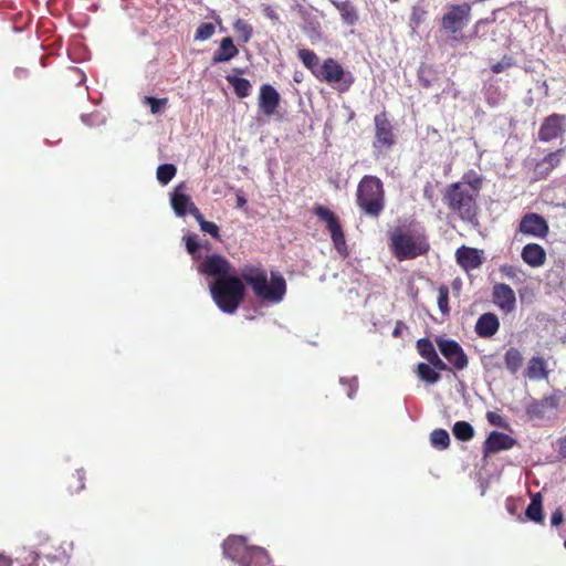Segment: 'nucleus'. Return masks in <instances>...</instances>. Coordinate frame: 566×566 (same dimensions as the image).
Returning a JSON list of instances; mask_svg holds the SVG:
<instances>
[{
    "label": "nucleus",
    "mask_w": 566,
    "mask_h": 566,
    "mask_svg": "<svg viewBox=\"0 0 566 566\" xmlns=\"http://www.w3.org/2000/svg\"><path fill=\"white\" fill-rule=\"evenodd\" d=\"M500 272L507 279L514 280L517 277V269L510 264L501 265Z\"/></svg>",
    "instance_id": "obj_46"
},
{
    "label": "nucleus",
    "mask_w": 566,
    "mask_h": 566,
    "mask_svg": "<svg viewBox=\"0 0 566 566\" xmlns=\"http://www.w3.org/2000/svg\"><path fill=\"white\" fill-rule=\"evenodd\" d=\"M500 328L499 317L494 313L482 314L475 323V333L482 338L494 336Z\"/></svg>",
    "instance_id": "obj_21"
},
{
    "label": "nucleus",
    "mask_w": 566,
    "mask_h": 566,
    "mask_svg": "<svg viewBox=\"0 0 566 566\" xmlns=\"http://www.w3.org/2000/svg\"><path fill=\"white\" fill-rule=\"evenodd\" d=\"M389 249L398 261L413 260L430 251V242L424 231L396 227L389 232Z\"/></svg>",
    "instance_id": "obj_2"
},
{
    "label": "nucleus",
    "mask_w": 566,
    "mask_h": 566,
    "mask_svg": "<svg viewBox=\"0 0 566 566\" xmlns=\"http://www.w3.org/2000/svg\"><path fill=\"white\" fill-rule=\"evenodd\" d=\"M493 303L504 313L515 310L516 297L513 289L505 283H496L492 289Z\"/></svg>",
    "instance_id": "obj_18"
},
{
    "label": "nucleus",
    "mask_w": 566,
    "mask_h": 566,
    "mask_svg": "<svg viewBox=\"0 0 566 566\" xmlns=\"http://www.w3.org/2000/svg\"><path fill=\"white\" fill-rule=\"evenodd\" d=\"M263 14L269 18L270 20L272 21H277L279 20V13L276 12V10L271 7V6H264L263 7Z\"/></svg>",
    "instance_id": "obj_49"
},
{
    "label": "nucleus",
    "mask_w": 566,
    "mask_h": 566,
    "mask_svg": "<svg viewBox=\"0 0 566 566\" xmlns=\"http://www.w3.org/2000/svg\"><path fill=\"white\" fill-rule=\"evenodd\" d=\"M525 377L530 379H547L548 370L546 361L541 357H532L525 370Z\"/></svg>",
    "instance_id": "obj_25"
},
{
    "label": "nucleus",
    "mask_w": 566,
    "mask_h": 566,
    "mask_svg": "<svg viewBox=\"0 0 566 566\" xmlns=\"http://www.w3.org/2000/svg\"><path fill=\"white\" fill-rule=\"evenodd\" d=\"M565 116L559 114L549 115L542 123L538 130V139L551 142L560 137L565 132Z\"/></svg>",
    "instance_id": "obj_17"
},
{
    "label": "nucleus",
    "mask_w": 566,
    "mask_h": 566,
    "mask_svg": "<svg viewBox=\"0 0 566 566\" xmlns=\"http://www.w3.org/2000/svg\"><path fill=\"white\" fill-rule=\"evenodd\" d=\"M563 520H564V513L560 509H557L556 511L553 512L552 516H551V523L553 526H558L563 523Z\"/></svg>",
    "instance_id": "obj_48"
},
{
    "label": "nucleus",
    "mask_w": 566,
    "mask_h": 566,
    "mask_svg": "<svg viewBox=\"0 0 566 566\" xmlns=\"http://www.w3.org/2000/svg\"><path fill=\"white\" fill-rule=\"evenodd\" d=\"M210 293L213 302L223 313L233 314L245 297V286L235 275L217 277L210 284Z\"/></svg>",
    "instance_id": "obj_6"
},
{
    "label": "nucleus",
    "mask_w": 566,
    "mask_h": 566,
    "mask_svg": "<svg viewBox=\"0 0 566 566\" xmlns=\"http://www.w3.org/2000/svg\"><path fill=\"white\" fill-rule=\"evenodd\" d=\"M280 103L281 96L271 84L261 85L258 105L263 115L271 117L276 114Z\"/></svg>",
    "instance_id": "obj_16"
},
{
    "label": "nucleus",
    "mask_w": 566,
    "mask_h": 566,
    "mask_svg": "<svg viewBox=\"0 0 566 566\" xmlns=\"http://www.w3.org/2000/svg\"><path fill=\"white\" fill-rule=\"evenodd\" d=\"M512 66V59L511 57H504L502 61L494 63L491 66V70L493 73L499 74L503 72L504 70Z\"/></svg>",
    "instance_id": "obj_45"
},
{
    "label": "nucleus",
    "mask_w": 566,
    "mask_h": 566,
    "mask_svg": "<svg viewBox=\"0 0 566 566\" xmlns=\"http://www.w3.org/2000/svg\"><path fill=\"white\" fill-rule=\"evenodd\" d=\"M406 328V325L402 321H397L396 326L392 331V337L399 338L402 335V331Z\"/></svg>",
    "instance_id": "obj_50"
},
{
    "label": "nucleus",
    "mask_w": 566,
    "mask_h": 566,
    "mask_svg": "<svg viewBox=\"0 0 566 566\" xmlns=\"http://www.w3.org/2000/svg\"><path fill=\"white\" fill-rule=\"evenodd\" d=\"M239 53L238 48L234 45L230 36L223 38L219 48L212 54V64L229 62Z\"/></svg>",
    "instance_id": "obj_23"
},
{
    "label": "nucleus",
    "mask_w": 566,
    "mask_h": 566,
    "mask_svg": "<svg viewBox=\"0 0 566 566\" xmlns=\"http://www.w3.org/2000/svg\"><path fill=\"white\" fill-rule=\"evenodd\" d=\"M191 216L199 223L201 231L209 233L212 238L217 240H220L219 227L211 221L205 220L202 213L197 207L192 208Z\"/></svg>",
    "instance_id": "obj_28"
},
{
    "label": "nucleus",
    "mask_w": 566,
    "mask_h": 566,
    "mask_svg": "<svg viewBox=\"0 0 566 566\" xmlns=\"http://www.w3.org/2000/svg\"><path fill=\"white\" fill-rule=\"evenodd\" d=\"M297 56L302 61L303 65L314 75L321 67V63L316 53L308 49H300Z\"/></svg>",
    "instance_id": "obj_30"
},
{
    "label": "nucleus",
    "mask_w": 566,
    "mask_h": 566,
    "mask_svg": "<svg viewBox=\"0 0 566 566\" xmlns=\"http://www.w3.org/2000/svg\"><path fill=\"white\" fill-rule=\"evenodd\" d=\"M482 186L483 177L474 170H469L460 181L446 187L442 196L443 203L461 220L472 222L478 216V198Z\"/></svg>",
    "instance_id": "obj_1"
},
{
    "label": "nucleus",
    "mask_w": 566,
    "mask_h": 566,
    "mask_svg": "<svg viewBox=\"0 0 566 566\" xmlns=\"http://www.w3.org/2000/svg\"><path fill=\"white\" fill-rule=\"evenodd\" d=\"M563 153V149L549 153L535 165V172L541 178H546L559 165Z\"/></svg>",
    "instance_id": "obj_24"
},
{
    "label": "nucleus",
    "mask_w": 566,
    "mask_h": 566,
    "mask_svg": "<svg viewBox=\"0 0 566 566\" xmlns=\"http://www.w3.org/2000/svg\"><path fill=\"white\" fill-rule=\"evenodd\" d=\"M12 560L6 555L0 554V566H11Z\"/></svg>",
    "instance_id": "obj_52"
},
{
    "label": "nucleus",
    "mask_w": 566,
    "mask_h": 566,
    "mask_svg": "<svg viewBox=\"0 0 566 566\" xmlns=\"http://www.w3.org/2000/svg\"><path fill=\"white\" fill-rule=\"evenodd\" d=\"M452 432L460 441H469L474 436L473 427L467 421H457L453 426Z\"/></svg>",
    "instance_id": "obj_35"
},
{
    "label": "nucleus",
    "mask_w": 566,
    "mask_h": 566,
    "mask_svg": "<svg viewBox=\"0 0 566 566\" xmlns=\"http://www.w3.org/2000/svg\"><path fill=\"white\" fill-rule=\"evenodd\" d=\"M516 444V440L506 433L492 431L483 444L485 454L497 453L503 450H510Z\"/></svg>",
    "instance_id": "obj_19"
},
{
    "label": "nucleus",
    "mask_w": 566,
    "mask_h": 566,
    "mask_svg": "<svg viewBox=\"0 0 566 566\" xmlns=\"http://www.w3.org/2000/svg\"><path fill=\"white\" fill-rule=\"evenodd\" d=\"M198 271L208 276L228 277L230 276L231 264L220 254L207 255L199 264Z\"/></svg>",
    "instance_id": "obj_12"
},
{
    "label": "nucleus",
    "mask_w": 566,
    "mask_h": 566,
    "mask_svg": "<svg viewBox=\"0 0 566 566\" xmlns=\"http://www.w3.org/2000/svg\"><path fill=\"white\" fill-rule=\"evenodd\" d=\"M237 203L239 208H242L247 205V199L242 196H239L237 199Z\"/></svg>",
    "instance_id": "obj_53"
},
{
    "label": "nucleus",
    "mask_w": 566,
    "mask_h": 566,
    "mask_svg": "<svg viewBox=\"0 0 566 566\" xmlns=\"http://www.w3.org/2000/svg\"><path fill=\"white\" fill-rule=\"evenodd\" d=\"M144 103L149 105L150 112L153 114H159L167 106L168 98H166V97L165 98H156V97H153V96H145L144 97Z\"/></svg>",
    "instance_id": "obj_42"
},
{
    "label": "nucleus",
    "mask_w": 566,
    "mask_h": 566,
    "mask_svg": "<svg viewBox=\"0 0 566 566\" xmlns=\"http://www.w3.org/2000/svg\"><path fill=\"white\" fill-rule=\"evenodd\" d=\"M559 454L566 458V436L559 439Z\"/></svg>",
    "instance_id": "obj_51"
},
{
    "label": "nucleus",
    "mask_w": 566,
    "mask_h": 566,
    "mask_svg": "<svg viewBox=\"0 0 566 566\" xmlns=\"http://www.w3.org/2000/svg\"><path fill=\"white\" fill-rule=\"evenodd\" d=\"M259 298L279 303L286 293V282L279 273H271L270 282L265 270L260 266L245 265L242 269L241 277Z\"/></svg>",
    "instance_id": "obj_3"
},
{
    "label": "nucleus",
    "mask_w": 566,
    "mask_h": 566,
    "mask_svg": "<svg viewBox=\"0 0 566 566\" xmlns=\"http://www.w3.org/2000/svg\"><path fill=\"white\" fill-rule=\"evenodd\" d=\"M224 557L239 566H268L271 557L265 548L248 545L244 536L231 535L222 544Z\"/></svg>",
    "instance_id": "obj_5"
},
{
    "label": "nucleus",
    "mask_w": 566,
    "mask_h": 566,
    "mask_svg": "<svg viewBox=\"0 0 566 566\" xmlns=\"http://www.w3.org/2000/svg\"><path fill=\"white\" fill-rule=\"evenodd\" d=\"M428 364L438 373L448 370L447 364L439 357L437 353L432 356V358L428 360Z\"/></svg>",
    "instance_id": "obj_44"
},
{
    "label": "nucleus",
    "mask_w": 566,
    "mask_h": 566,
    "mask_svg": "<svg viewBox=\"0 0 566 566\" xmlns=\"http://www.w3.org/2000/svg\"><path fill=\"white\" fill-rule=\"evenodd\" d=\"M340 385L347 387L348 389H356L359 385V381L356 376H344L340 377Z\"/></svg>",
    "instance_id": "obj_47"
},
{
    "label": "nucleus",
    "mask_w": 566,
    "mask_h": 566,
    "mask_svg": "<svg viewBox=\"0 0 566 566\" xmlns=\"http://www.w3.org/2000/svg\"><path fill=\"white\" fill-rule=\"evenodd\" d=\"M65 483L70 494L78 493L85 486V472L76 470L66 478Z\"/></svg>",
    "instance_id": "obj_32"
},
{
    "label": "nucleus",
    "mask_w": 566,
    "mask_h": 566,
    "mask_svg": "<svg viewBox=\"0 0 566 566\" xmlns=\"http://www.w3.org/2000/svg\"><path fill=\"white\" fill-rule=\"evenodd\" d=\"M233 30L242 43H248L253 35V27L243 19H237L233 23Z\"/></svg>",
    "instance_id": "obj_33"
},
{
    "label": "nucleus",
    "mask_w": 566,
    "mask_h": 566,
    "mask_svg": "<svg viewBox=\"0 0 566 566\" xmlns=\"http://www.w3.org/2000/svg\"><path fill=\"white\" fill-rule=\"evenodd\" d=\"M314 76L319 82L328 84H339L340 92H347L354 83V76L350 72L344 70L343 65L333 57L325 59L319 70L314 72Z\"/></svg>",
    "instance_id": "obj_7"
},
{
    "label": "nucleus",
    "mask_w": 566,
    "mask_h": 566,
    "mask_svg": "<svg viewBox=\"0 0 566 566\" xmlns=\"http://www.w3.org/2000/svg\"><path fill=\"white\" fill-rule=\"evenodd\" d=\"M184 185H179L171 195L172 209L179 217H185L187 213L191 214L192 208L196 207L190 197L181 191Z\"/></svg>",
    "instance_id": "obj_22"
},
{
    "label": "nucleus",
    "mask_w": 566,
    "mask_h": 566,
    "mask_svg": "<svg viewBox=\"0 0 566 566\" xmlns=\"http://www.w3.org/2000/svg\"><path fill=\"white\" fill-rule=\"evenodd\" d=\"M216 32V27L213 23L203 22L201 23L195 33V40L197 41H206L209 40Z\"/></svg>",
    "instance_id": "obj_39"
},
{
    "label": "nucleus",
    "mask_w": 566,
    "mask_h": 566,
    "mask_svg": "<svg viewBox=\"0 0 566 566\" xmlns=\"http://www.w3.org/2000/svg\"><path fill=\"white\" fill-rule=\"evenodd\" d=\"M486 418H488L489 422L493 426H496V427H500L503 429H509V427H510L509 423L504 420V418L496 412L489 411L486 413Z\"/></svg>",
    "instance_id": "obj_43"
},
{
    "label": "nucleus",
    "mask_w": 566,
    "mask_h": 566,
    "mask_svg": "<svg viewBox=\"0 0 566 566\" xmlns=\"http://www.w3.org/2000/svg\"><path fill=\"white\" fill-rule=\"evenodd\" d=\"M186 249L189 254H191L193 260H198L201 258L199 253L200 244L198 242L197 234H188L185 237Z\"/></svg>",
    "instance_id": "obj_41"
},
{
    "label": "nucleus",
    "mask_w": 566,
    "mask_h": 566,
    "mask_svg": "<svg viewBox=\"0 0 566 566\" xmlns=\"http://www.w3.org/2000/svg\"><path fill=\"white\" fill-rule=\"evenodd\" d=\"M233 72L238 73V74H242L244 71L241 70V69H233Z\"/></svg>",
    "instance_id": "obj_55"
},
{
    "label": "nucleus",
    "mask_w": 566,
    "mask_h": 566,
    "mask_svg": "<svg viewBox=\"0 0 566 566\" xmlns=\"http://www.w3.org/2000/svg\"><path fill=\"white\" fill-rule=\"evenodd\" d=\"M452 286H453V289H454V290H458V291H459V290H460V287H461V282H460V280H458V279H457V280H454V281L452 282Z\"/></svg>",
    "instance_id": "obj_54"
},
{
    "label": "nucleus",
    "mask_w": 566,
    "mask_h": 566,
    "mask_svg": "<svg viewBox=\"0 0 566 566\" xmlns=\"http://www.w3.org/2000/svg\"><path fill=\"white\" fill-rule=\"evenodd\" d=\"M177 168L172 164H163L157 168V179L160 184L167 185L176 176Z\"/></svg>",
    "instance_id": "obj_37"
},
{
    "label": "nucleus",
    "mask_w": 566,
    "mask_h": 566,
    "mask_svg": "<svg viewBox=\"0 0 566 566\" xmlns=\"http://www.w3.org/2000/svg\"><path fill=\"white\" fill-rule=\"evenodd\" d=\"M436 343L441 355L448 360L452 368L462 370L468 367V356L457 340L437 337Z\"/></svg>",
    "instance_id": "obj_10"
},
{
    "label": "nucleus",
    "mask_w": 566,
    "mask_h": 566,
    "mask_svg": "<svg viewBox=\"0 0 566 566\" xmlns=\"http://www.w3.org/2000/svg\"><path fill=\"white\" fill-rule=\"evenodd\" d=\"M314 214L326 223V228L331 234V239L336 251L346 256L348 249L346 244L345 234L338 217L328 208L324 206H316L313 210Z\"/></svg>",
    "instance_id": "obj_8"
},
{
    "label": "nucleus",
    "mask_w": 566,
    "mask_h": 566,
    "mask_svg": "<svg viewBox=\"0 0 566 566\" xmlns=\"http://www.w3.org/2000/svg\"><path fill=\"white\" fill-rule=\"evenodd\" d=\"M526 517L533 522L541 523L544 520L543 516V506H542V495L541 493H536L533 495L531 503L526 509Z\"/></svg>",
    "instance_id": "obj_29"
},
{
    "label": "nucleus",
    "mask_w": 566,
    "mask_h": 566,
    "mask_svg": "<svg viewBox=\"0 0 566 566\" xmlns=\"http://www.w3.org/2000/svg\"><path fill=\"white\" fill-rule=\"evenodd\" d=\"M375 123V146L390 148L396 143L394 128L387 118L386 112L377 114L374 118Z\"/></svg>",
    "instance_id": "obj_13"
},
{
    "label": "nucleus",
    "mask_w": 566,
    "mask_h": 566,
    "mask_svg": "<svg viewBox=\"0 0 566 566\" xmlns=\"http://www.w3.org/2000/svg\"><path fill=\"white\" fill-rule=\"evenodd\" d=\"M438 307L442 314H449V287L444 284L438 289Z\"/></svg>",
    "instance_id": "obj_40"
},
{
    "label": "nucleus",
    "mask_w": 566,
    "mask_h": 566,
    "mask_svg": "<svg viewBox=\"0 0 566 566\" xmlns=\"http://www.w3.org/2000/svg\"><path fill=\"white\" fill-rule=\"evenodd\" d=\"M558 407V399L555 395L546 396L539 400L530 397L525 405L526 413L532 419H542L556 410Z\"/></svg>",
    "instance_id": "obj_15"
},
{
    "label": "nucleus",
    "mask_w": 566,
    "mask_h": 566,
    "mask_svg": "<svg viewBox=\"0 0 566 566\" xmlns=\"http://www.w3.org/2000/svg\"><path fill=\"white\" fill-rule=\"evenodd\" d=\"M356 203L364 214L378 219L386 207L382 181L373 175L364 176L357 185Z\"/></svg>",
    "instance_id": "obj_4"
},
{
    "label": "nucleus",
    "mask_w": 566,
    "mask_h": 566,
    "mask_svg": "<svg viewBox=\"0 0 566 566\" xmlns=\"http://www.w3.org/2000/svg\"><path fill=\"white\" fill-rule=\"evenodd\" d=\"M522 260L532 268H539L546 262V251L537 243H527L521 252Z\"/></svg>",
    "instance_id": "obj_20"
},
{
    "label": "nucleus",
    "mask_w": 566,
    "mask_h": 566,
    "mask_svg": "<svg viewBox=\"0 0 566 566\" xmlns=\"http://www.w3.org/2000/svg\"><path fill=\"white\" fill-rule=\"evenodd\" d=\"M518 232L544 239L549 232V226L544 217L535 212H528L524 214L518 224Z\"/></svg>",
    "instance_id": "obj_11"
},
{
    "label": "nucleus",
    "mask_w": 566,
    "mask_h": 566,
    "mask_svg": "<svg viewBox=\"0 0 566 566\" xmlns=\"http://www.w3.org/2000/svg\"><path fill=\"white\" fill-rule=\"evenodd\" d=\"M226 80L233 87L238 97L244 98L251 94L252 85L249 80L235 75H227Z\"/></svg>",
    "instance_id": "obj_27"
},
{
    "label": "nucleus",
    "mask_w": 566,
    "mask_h": 566,
    "mask_svg": "<svg viewBox=\"0 0 566 566\" xmlns=\"http://www.w3.org/2000/svg\"><path fill=\"white\" fill-rule=\"evenodd\" d=\"M417 376L426 381L427 384H434L439 378L440 375L438 371L434 370L429 364L426 363H419L417 365L416 369Z\"/></svg>",
    "instance_id": "obj_34"
},
{
    "label": "nucleus",
    "mask_w": 566,
    "mask_h": 566,
    "mask_svg": "<svg viewBox=\"0 0 566 566\" xmlns=\"http://www.w3.org/2000/svg\"><path fill=\"white\" fill-rule=\"evenodd\" d=\"M504 364L506 369L512 374L518 371L523 365V356L521 352L515 347L509 348L504 355Z\"/></svg>",
    "instance_id": "obj_31"
},
{
    "label": "nucleus",
    "mask_w": 566,
    "mask_h": 566,
    "mask_svg": "<svg viewBox=\"0 0 566 566\" xmlns=\"http://www.w3.org/2000/svg\"><path fill=\"white\" fill-rule=\"evenodd\" d=\"M417 350L419 355L427 361L437 353L432 342L429 338H420L417 340Z\"/></svg>",
    "instance_id": "obj_38"
},
{
    "label": "nucleus",
    "mask_w": 566,
    "mask_h": 566,
    "mask_svg": "<svg viewBox=\"0 0 566 566\" xmlns=\"http://www.w3.org/2000/svg\"><path fill=\"white\" fill-rule=\"evenodd\" d=\"M431 444L440 450L447 449L450 444V437L447 430L436 429L430 434Z\"/></svg>",
    "instance_id": "obj_36"
},
{
    "label": "nucleus",
    "mask_w": 566,
    "mask_h": 566,
    "mask_svg": "<svg viewBox=\"0 0 566 566\" xmlns=\"http://www.w3.org/2000/svg\"><path fill=\"white\" fill-rule=\"evenodd\" d=\"M483 251L476 248L461 245L455 251L458 265L467 273L479 269L484 261Z\"/></svg>",
    "instance_id": "obj_14"
},
{
    "label": "nucleus",
    "mask_w": 566,
    "mask_h": 566,
    "mask_svg": "<svg viewBox=\"0 0 566 566\" xmlns=\"http://www.w3.org/2000/svg\"><path fill=\"white\" fill-rule=\"evenodd\" d=\"M471 17V6L469 3L452 4L443 14L441 27L450 34H457L469 23Z\"/></svg>",
    "instance_id": "obj_9"
},
{
    "label": "nucleus",
    "mask_w": 566,
    "mask_h": 566,
    "mask_svg": "<svg viewBox=\"0 0 566 566\" xmlns=\"http://www.w3.org/2000/svg\"><path fill=\"white\" fill-rule=\"evenodd\" d=\"M339 11L343 21L348 25H354L358 21V12L349 0L333 2Z\"/></svg>",
    "instance_id": "obj_26"
}]
</instances>
